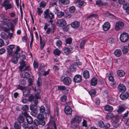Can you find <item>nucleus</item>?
I'll use <instances>...</instances> for the list:
<instances>
[{"instance_id":"3","label":"nucleus","mask_w":129,"mask_h":129,"mask_svg":"<svg viewBox=\"0 0 129 129\" xmlns=\"http://www.w3.org/2000/svg\"><path fill=\"white\" fill-rule=\"evenodd\" d=\"M9 0H6L4 1L2 5L3 7H5V9L6 10L11 8L12 7V4L9 3Z\"/></svg>"},{"instance_id":"10","label":"nucleus","mask_w":129,"mask_h":129,"mask_svg":"<svg viewBox=\"0 0 129 129\" xmlns=\"http://www.w3.org/2000/svg\"><path fill=\"white\" fill-rule=\"evenodd\" d=\"M64 84L66 85H70L72 82L71 79L69 77H64L63 80Z\"/></svg>"},{"instance_id":"17","label":"nucleus","mask_w":129,"mask_h":129,"mask_svg":"<svg viewBox=\"0 0 129 129\" xmlns=\"http://www.w3.org/2000/svg\"><path fill=\"white\" fill-rule=\"evenodd\" d=\"M120 97L121 99L122 100H124L127 99L129 96V94L128 93H122L120 95Z\"/></svg>"},{"instance_id":"61","label":"nucleus","mask_w":129,"mask_h":129,"mask_svg":"<svg viewBox=\"0 0 129 129\" xmlns=\"http://www.w3.org/2000/svg\"><path fill=\"white\" fill-rule=\"evenodd\" d=\"M57 46L58 47H60L62 45V42L60 40H58L56 42Z\"/></svg>"},{"instance_id":"9","label":"nucleus","mask_w":129,"mask_h":129,"mask_svg":"<svg viewBox=\"0 0 129 129\" xmlns=\"http://www.w3.org/2000/svg\"><path fill=\"white\" fill-rule=\"evenodd\" d=\"M73 80L75 83H79L82 80V77L81 76L79 75H76L74 77Z\"/></svg>"},{"instance_id":"25","label":"nucleus","mask_w":129,"mask_h":129,"mask_svg":"<svg viewBox=\"0 0 129 129\" xmlns=\"http://www.w3.org/2000/svg\"><path fill=\"white\" fill-rule=\"evenodd\" d=\"M114 54L116 56L119 57L122 54L121 51L119 49H117L114 51Z\"/></svg>"},{"instance_id":"11","label":"nucleus","mask_w":129,"mask_h":129,"mask_svg":"<svg viewBox=\"0 0 129 129\" xmlns=\"http://www.w3.org/2000/svg\"><path fill=\"white\" fill-rule=\"evenodd\" d=\"M65 113L67 115H71L72 112V110L71 108L69 106H66L64 109Z\"/></svg>"},{"instance_id":"22","label":"nucleus","mask_w":129,"mask_h":129,"mask_svg":"<svg viewBox=\"0 0 129 129\" xmlns=\"http://www.w3.org/2000/svg\"><path fill=\"white\" fill-rule=\"evenodd\" d=\"M97 17V15L96 14H92L90 15L89 16L87 17L86 19L87 21H90V20H92L94 18H96Z\"/></svg>"},{"instance_id":"42","label":"nucleus","mask_w":129,"mask_h":129,"mask_svg":"<svg viewBox=\"0 0 129 129\" xmlns=\"http://www.w3.org/2000/svg\"><path fill=\"white\" fill-rule=\"evenodd\" d=\"M86 41L85 40H82L80 44V47L81 49H83L84 48V45Z\"/></svg>"},{"instance_id":"30","label":"nucleus","mask_w":129,"mask_h":129,"mask_svg":"<svg viewBox=\"0 0 129 129\" xmlns=\"http://www.w3.org/2000/svg\"><path fill=\"white\" fill-rule=\"evenodd\" d=\"M118 75L120 77H123L125 75V73L122 70H118L117 72Z\"/></svg>"},{"instance_id":"26","label":"nucleus","mask_w":129,"mask_h":129,"mask_svg":"<svg viewBox=\"0 0 129 129\" xmlns=\"http://www.w3.org/2000/svg\"><path fill=\"white\" fill-rule=\"evenodd\" d=\"M113 109V108L112 107L107 105L104 107V110L105 111L109 112L112 111Z\"/></svg>"},{"instance_id":"53","label":"nucleus","mask_w":129,"mask_h":129,"mask_svg":"<svg viewBox=\"0 0 129 129\" xmlns=\"http://www.w3.org/2000/svg\"><path fill=\"white\" fill-rule=\"evenodd\" d=\"M35 100V96L33 95H31L29 97V101L32 102Z\"/></svg>"},{"instance_id":"37","label":"nucleus","mask_w":129,"mask_h":129,"mask_svg":"<svg viewBox=\"0 0 129 129\" xmlns=\"http://www.w3.org/2000/svg\"><path fill=\"white\" fill-rule=\"evenodd\" d=\"M30 75L29 73L26 72H24L23 73L22 77L24 78H28L29 77Z\"/></svg>"},{"instance_id":"46","label":"nucleus","mask_w":129,"mask_h":129,"mask_svg":"<svg viewBox=\"0 0 129 129\" xmlns=\"http://www.w3.org/2000/svg\"><path fill=\"white\" fill-rule=\"evenodd\" d=\"M29 109L28 106L27 105H25L21 108V110L23 111H26Z\"/></svg>"},{"instance_id":"44","label":"nucleus","mask_w":129,"mask_h":129,"mask_svg":"<svg viewBox=\"0 0 129 129\" xmlns=\"http://www.w3.org/2000/svg\"><path fill=\"white\" fill-rule=\"evenodd\" d=\"M98 126L101 127H104L105 126V125L104 122L100 120L98 123Z\"/></svg>"},{"instance_id":"40","label":"nucleus","mask_w":129,"mask_h":129,"mask_svg":"<svg viewBox=\"0 0 129 129\" xmlns=\"http://www.w3.org/2000/svg\"><path fill=\"white\" fill-rule=\"evenodd\" d=\"M96 93V91L94 89L91 90L89 92V93L90 95L92 97H93L95 96Z\"/></svg>"},{"instance_id":"6","label":"nucleus","mask_w":129,"mask_h":129,"mask_svg":"<svg viewBox=\"0 0 129 129\" xmlns=\"http://www.w3.org/2000/svg\"><path fill=\"white\" fill-rule=\"evenodd\" d=\"M115 118L112 120V124L113 126L115 128L118 127L119 125V117L118 116H115Z\"/></svg>"},{"instance_id":"24","label":"nucleus","mask_w":129,"mask_h":129,"mask_svg":"<svg viewBox=\"0 0 129 129\" xmlns=\"http://www.w3.org/2000/svg\"><path fill=\"white\" fill-rule=\"evenodd\" d=\"M83 76L84 78L85 79H87L89 77V71L87 70L83 71Z\"/></svg>"},{"instance_id":"35","label":"nucleus","mask_w":129,"mask_h":129,"mask_svg":"<svg viewBox=\"0 0 129 129\" xmlns=\"http://www.w3.org/2000/svg\"><path fill=\"white\" fill-rule=\"evenodd\" d=\"M26 120L28 123L29 124H31L33 122V120L32 118L30 116L26 117Z\"/></svg>"},{"instance_id":"2","label":"nucleus","mask_w":129,"mask_h":129,"mask_svg":"<svg viewBox=\"0 0 129 129\" xmlns=\"http://www.w3.org/2000/svg\"><path fill=\"white\" fill-rule=\"evenodd\" d=\"M49 9H46L44 12V17L45 19L49 18L50 19H53L54 18V15L51 12H49Z\"/></svg>"},{"instance_id":"18","label":"nucleus","mask_w":129,"mask_h":129,"mask_svg":"<svg viewBox=\"0 0 129 129\" xmlns=\"http://www.w3.org/2000/svg\"><path fill=\"white\" fill-rule=\"evenodd\" d=\"M72 27L74 29H76L79 27L80 25V23L77 21H75L71 23Z\"/></svg>"},{"instance_id":"14","label":"nucleus","mask_w":129,"mask_h":129,"mask_svg":"<svg viewBox=\"0 0 129 129\" xmlns=\"http://www.w3.org/2000/svg\"><path fill=\"white\" fill-rule=\"evenodd\" d=\"M15 48V46L13 45H11L7 46V50L8 54L10 55L13 52V50Z\"/></svg>"},{"instance_id":"31","label":"nucleus","mask_w":129,"mask_h":129,"mask_svg":"<svg viewBox=\"0 0 129 129\" xmlns=\"http://www.w3.org/2000/svg\"><path fill=\"white\" fill-rule=\"evenodd\" d=\"M56 12H57V15L59 18L62 17L64 15V13L62 11H59L58 9H56Z\"/></svg>"},{"instance_id":"19","label":"nucleus","mask_w":129,"mask_h":129,"mask_svg":"<svg viewBox=\"0 0 129 129\" xmlns=\"http://www.w3.org/2000/svg\"><path fill=\"white\" fill-rule=\"evenodd\" d=\"M118 116L117 115H114L112 113H108L106 116V118L108 120H109L113 118H115V116Z\"/></svg>"},{"instance_id":"47","label":"nucleus","mask_w":129,"mask_h":129,"mask_svg":"<svg viewBox=\"0 0 129 129\" xmlns=\"http://www.w3.org/2000/svg\"><path fill=\"white\" fill-rule=\"evenodd\" d=\"M37 118L39 120L44 119V117L43 114H39L37 116Z\"/></svg>"},{"instance_id":"54","label":"nucleus","mask_w":129,"mask_h":129,"mask_svg":"<svg viewBox=\"0 0 129 129\" xmlns=\"http://www.w3.org/2000/svg\"><path fill=\"white\" fill-rule=\"evenodd\" d=\"M84 2L83 1H80L78 3V7L81 8L85 4Z\"/></svg>"},{"instance_id":"57","label":"nucleus","mask_w":129,"mask_h":129,"mask_svg":"<svg viewBox=\"0 0 129 129\" xmlns=\"http://www.w3.org/2000/svg\"><path fill=\"white\" fill-rule=\"evenodd\" d=\"M71 126L74 129H79V126L76 124H72V125H71Z\"/></svg>"},{"instance_id":"45","label":"nucleus","mask_w":129,"mask_h":129,"mask_svg":"<svg viewBox=\"0 0 129 129\" xmlns=\"http://www.w3.org/2000/svg\"><path fill=\"white\" fill-rule=\"evenodd\" d=\"M46 5V2L44 1L41 2L39 4V7L41 8H44L45 7Z\"/></svg>"},{"instance_id":"43","label":"nucleus","mask_w":129,"mask_h":129,"mask_svg":"<svg viewBox=\"0 0 129 129\" xmlns=\"http://www.w3.org/2000/svg\"><path fill=\"white\" fill-rule=\"evenodd\" d=\"M74 118L75 119V121L78 123L80 122L81 120V117L78 116H76Z\"/></svg>"},{"instance_id":"41","label":"nucleus","mask_w":129,"mask_h":129,"mask_svg":"<svg viewBox=\"0 0 129 129\" xmlns=\"http://www.w3.org/2000/svg\"><path fill=\"white\" fill-rule=\"evenodd\" d=\"M58 89L59 90H66L67 91H68V90L66 88L65 86L62 85L58 86Z\"/></svg>"},{"instance_id":"56","label":"nucleus","mask_w":129,"mask_h":129,"mask_svg":"<svg viewBox=\"0 0 129 129\" xmlns=\"http://www.w3.org/2000/svg\"><path fill=\"white\" fill-rule=\"evenodd\" d=\"M18 59L14 57L12 59V62L14 63V64L16 63L17 62Z\"/></svg>"},{"instance_id":"62","label":"nucleus","mask_w":129,"mask_h":129,"mask_svg":"<svg viewBox=\"0 0 129 129\" xmlns=\"http://www.w3.org/2000/svg\"><path fill=\"white\" fill-rule=\"evenodd\" d=\"M102 2L100 1H98L96 2V4L99 6H102Z\"/></svg>"},{"instance_id":"5","label":"nucleus","mask_w":129,"mask_h":129,"mask_svg":"<svg viewBox=\"0 0 129 129\" xmlns=\"http://www.w3.org/2000/svg\"><path fill=\"white\" fill-rule=\"evenodd\" d=\"M38 103V100L35 99L34 100V103L35 104H33L30 107V109L32 111L35 112L37 111L38 107L37 105Z\"/></svg>"},{"instance_id":"36","label":"nucleus","mask_w":129,"mask_h":129,"mask_svg":"<svg viewBox=\"0 0 129 129\" xmlns=\"http://www.w3.org/2000/svg\"><path fill=\"white\" fill-rule=\"evenodd\" d=\"M128 47L127 46H124L122 49V51L123 54H126L128 52Z\"/></svg>"},{"instance_id":"15","label":"nucleus","mask_w":129,"mask_h":129,"mask_svg":"<svg viewBox=\"0 0 129 129\" xmlns=\"http://www.w3.org/2000/svg\"><path fill=\"white\" fill-rule=\"evenodd\" d=\"M110 26V24L108 22H106L103 25V29L105 31H106L108 30Z\"/></svg>"},{"instance_id":"23","label":"nucleus","mask_w":129,"mask_h":129,"mask_svg":"<svg viewBox=\"0 0 129 129\" xmlns=\"http://www.w3.org/2000/svg\"><path fill=\"white\" fill-rule=\"evenodd\" d=\"M123 9L125 10L126 12L128 13H129V4L125 3L123 5Z\"/></svg>"},{"instance_id":"34","label":"nucleus","mask_w":129,"mask_h":129,"mask_svg":"<svg viewBox=\"0 0 129 129\" xmlns=\"http://www.w3.org/2000/svg\"><path fill=\"white\" fill-rule=\"evenodd\" d=\"M1 35L2 38L6 40L8 38V36L5 33L2 32Z\"/></svg>"},{"instance_id":"16","label":"nucleus","mask_w":129,"mask_h":129,"mask_svg":"<svg viewBox=\"0 0 129 129\" xmlns=\"http://www.w3.org/2000/svg\"><path fill=\"white\" fill-rule=\"evenodd\" d=\"M125 109V107L124 105H120L119 106L118 109L117 110V112L119 113L124 111Z\"/></svg>"},{"instance_id":"8","label":"nucleus","mask_w":129,"mask_h":129,"mask_svg":"<svg viewBox=\"0 0 129 129\" xmlns=\"http://www.w3.org/2000/svg\"><path fill=\"white\" fill-rule=\"evenodd\" d=\"M117 89L119 92L121 93L124 92L126 90L125 86L122 84H120L118 85Z\"/></svg>"},{"instance_id":"38","label":"nucleus","mask_w":129,"mask_h":129,"mask_svg":"<svg viewBox=\"0 0 129 129\" xmlns=\"http://www.w3.org/2000/svg\"><path fill=\"white\" fill-rule=\"evenodd\" d=\"M59 3L64 5H67L70 3L69 0H59Z\"/></svg>"},{"instance_id":"52","label":"nucleus","mask_w":129,"mask_h":129,"mask_svg":"<svg viewBox=\"0 0 129 129\" xmlns=\"http://www.w3.org/2000/svg\"><path fill=\"white\" fill-rule=\"evenodd\" d=\"M72 40L71 38H69L66 39V42L67 44H71L72 43Z\"/></svg>"},{"instance_id":"32","label":"nucleus","mask_w":129,"mask_h":129,"mask_svg":"<svg viewBox=\"0 0 129 129\" xmlns=\"http://www.w3.org/2000/svg\"><path fill=\"white\" fill-rule=\"evenodd\" d=\"M40 38V47L41 49L42 50L43 48L44 47V46L45 44V43L44 42H42V39L41 36L39 35Z\"/></svg>"},{"instance_id":"13","label":"nucleus","mask_w":129,"mask_h":129,"mask_svg":"<svg viewBox=\"0 0 129 129\" xmlns=\"http://www.w3.org/2000/svg\"><path fill=\"white\" fill-rule=\"evenodd\" d=\"M34 124L36 125L41 124L44 126L45 124V122L43 119L39 120V121L37 120H35L34 121Z\"/></svg>"},{"instance_id":"20","label":"nucleus","mask_w":129,"mask_h":129,"mask_svg":"<svg viewBox=\"0 0 129 129\" xmlns=\"http://www.w3.org/2000/svg\"><path fill=\"white\" fill-rule=\"evenodd\" d=\"M64 53L66 54H68L73 50L72 48H69L68 47L64 48L63 49Z\"/></svg>"},{"instance_id":"21","label":"nucleus","mask_w":129,"mask_h":129,"mask_svg":"<svg viewBox=\"0 0 129 129\" xmlns=\"http://www.w3.org/2000/svg\"><path fill=\"white\" fill-rule=\"evenodd\" d=\"M21 124L17 122H15L14 123V127L15 129H21Z\"/></svg>"},{"instance_id":"55","label":"nucleus","mask_w":129,"mask_h":129,"mask_svg":"<svg viewBox=\"0 0 129 129\" xmlns=\"http://www.w3.org/2000/svg\"><path fill=\"white\" fill-rule=\"evenodd\" d=\"M75 10V8L74 6L71 7L69 9L70 11L72 13L74 12Z\"/></svg>"},{"instance_id":"58","label":"nucleus","mask_w":129,"mask_h":129,"mask_svg":"<svg viewBox=\"0 0 129 129\" xmlns=\"http://www.w3.org/2000/svg\"><path fill=\"white\" fill-rule=\"evenodd\" d=\"M34 96H35V99H36L37 100V99H40L41 98L40 95L38 93H37Z\"/></svg>"},{"instance_id":"7","label":"nucleus","mask_w":129,"mask_h":129,"mask_svg":"<svg viewBox=\"0 0 129 129\" xmlns=\"http://www.w3.org/2000/svg\"><path fill=\"white\" fill-rule=\"evenodd\" d=\"M56 24L58 26L62 27L65 26L66 24V22L65 20L61 19L58 20L56 22Z\"/></svg>"},{"instance_id":"12","label":"nucleus","mask_w":129,"mask_h":129,"mask_svg":"<svg viewBox=\"0 0 129 129\" xmlns=\"http://www.w3.org/2000/svg\"><path fill=\"white\" fill-rule=\"evenodd\" d=\"M9 26L8 24L5 23H3L1 26L2 29L5 32H8L9 30Z\"/></svg>"},{"instance_id":"49","label":"nucleus","mask_w":129,"mask_h":129,"mask_svg":"<svg viewBox=\"0 0 129 129\" xmlns=\"http://www.w3.org/2000/svg\"><path fill=\"white\" fill-rule=\"evenodd\" d=\"M37 83L38 86H40L42 84V80L41 78L39 77L37 82Z\"/></svg>"},{"instance_id":"28","label":"nucleus","mask_w":129,"mask_h":129,"mask_svg":"<svg viewBox=\"0 0 129 129\" xmlns=\"http://www.w3.org/2000/svg\"><path fill=\"white\" fill-rule=\"evenodd\" d=\"M97 82V79L95 78H92L91 81V85L93 86L95 85Z\"/></svg>"},{"instance_id":"63","label":"nucleus","mask_w":129,"mask_h":129,"mask_svg":"<svg viewBox=\"0 0 129 129\" xmlns=\"http://www.w3.org/2000/svg\"><path fill=\"white\" fill-rule=\"evenodd\" d=\"M67 97L65 95H63L61 97V100L63 102H65L66 100Z\"/></svg>"},{"instance_id":"50","label":"nucleus","mask_w":129,"mask_h":129,"mask_svg":"<svg viewBox=\"0 0 129 129\" xmlns=\"http://www.w3.org/2000/svg\"><path fill=\"white\" fill-rule=\"evenodd\" d=\"M9 24L10 25L9 29L11 30L12 32H13L14 30V26L13 24L12 23H11Z\"/></svg>"},{"instance_id":"29","label":"nucleus","mask_w":129,"mask_h":129,"mask_svg":"<svg viewBox=\"0 0 129 129\" xmlns=\"http://www.w3.org/2000/svg\"><path fill=\"white\" fill-rule=\"evenodd\" d=\"M18 122L20 123H23L24 120V119L23 116L20 115L17 118Z\"/></svg>"},{"instance_id":"39","label":"nucleus","mask_w":129,"mask_h":129,"mask_svg":"<svg viewBox=\"0 0 129 129\" xmlns=\"http://www.w3.org/2000/svg\"><path fill=\"white\" fill-rule=\"evenodd\" d=\"M37 12L38 15L40 16L43 13V10L42 8L38 7L37 8Z\"/></svg>"},{"instance_id":"48","label":"nucleus","mask_w":129,"mask_h":129,"mask_svg":"<svg viewBox=\"0 0 129 129\" xmlns=\"http://www.w3.org/2000/svg\"><path fill=\"white\" fill-rule=\"evenodd\" d=\"M39 110L40 113H43L45 112V108L43 106H41L40 107Z\"/></svg>"},{"instance_id":"1","label":"nucleus","mask_w":129,"mask_h":129,"mask_svg":"<svg viewBox=\"0 0 129 129\" xmlns=\"http://www.w3.org/2000/svg\"><path fill=\"white\" fill-rule=\"evenodd\" d=\"M129 39V35L126 33L124 32L121 33L120 37V39L122 42H127Z\"/></svg>"},{"instance_id":"33","label":"nucleus","mask_w":129,"mask_h":129,"mask_svg":"<svg viewBox=\"0 0 129 129\" xmlns=\"http://www.w3.org/2000/svg\"><path fill=\"white\" fill-rule=\"evenodd\" d=\"M61 51H60L59 49H56L54 50L53 53L55 55L59 56L61 53Z\"/></svg>"},{"instance_id":"60","label":"nucleus","mask_w":129,"mask_h":129,"mask_svg":"<svg viewBox=\"0 0 129 129\" xmlns=\"http://www.w3.org/2000/svg\"><path fill=\"white\" fill-rule=\"evenodd\" d=\"M22 126L23 128L26 129L28 128V125L26 123H24L23 124Z\"/></svg>"},{"instance_id":"4","label":"nucleus","mask_w":129,"mask_h":129,"mask_svg":"<svg viewBox=\"0 0 129 129\" xmlns=\"http://www.w3.org/2000/svg\"><path fill=\"white\" fill-rule=\"evenodd\" d=\"M124 25V23L122 21H117L115 24V29L116 30H120L123 28Z\"/></svg>"},{"instance_id":"59","label":"nucleus","mask_w":129,"mask_h":129,"mask_svg":"<svg viewBox=\"0 0 129 129\" xmlns=\"http://www.w3.org/2000/svg\"><path fill=\"white\" fill-rule=\"evenodd\" d=\"M108 100L110 103H112L115 100V99L111 97L109 98Z\"/></svg>"},{"instance_id":"27","label":"nucleus","mask_w":129,"mask_h":129,"mask_svg":"<svg viewBox=\"0 0 129 129\" xmlns=\"http://www.w3.org/2000/svg\"><path fill=\"white\" fill-rule=\"evenodd\" d=\"M20 66H19V69L20 70L22 69L26 65L25 61L23 60L20 62Z\"/></svg>"},{"instance_id":"64","label":"nucleus","mask_w":129,"mask_h":129,"mask_svg":"<svg viewBox=\"0 0 129 129\" xmlns=\"http://www.w3.org/2000/svg\"><path fill=\"white\" fill-rule=\"evenodd\" d=\"M4 43L3 40L0 39V47H2L4 45Z\"/></svg>"},{"instance_id":"51","label":"nucleus","mask_w":129,"mask_h":129,"mask_svg":"<svg viewBox=\"0 0 129 129\" xmlns=\"http://www.w3.org/2000/svg\"><path fill=\"white\" fill-rule=\"evenodd\" d=\"M29 93V90L28 89H25L23 92V95L25 96L28 95Z\"/></svg>"}]
</instances>
